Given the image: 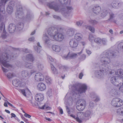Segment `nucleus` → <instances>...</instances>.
Wrapping results in <instances>:
<instances>
[{"mask_svg": "<svg viewBox=\"0 0 123 123\" xmlns=\"http://www.w3.org/2000/svg\"><path fill=\"white\" fill-rule=\"evenodd\" d=\"M71 87L72 90L71 92L70 93H68L65 96V99H68V103L67 102V100H65V103L67 105L69 103H72L74 100L76 99L77 98L80 96V94L85 92L87 89V86L86 84H83L80 85L77 84L71 86H69V88L70 89Z\"/></svg>", "mask_w": 123, "mask_h": 123, "instance_id": "f257e3e1", "label": "nucleus"}, {"mask_svg": "<svg viewBox=\"0 0 123 123\" xmlns=\"http://www.w3.org/2000/svg\"><path fill=\"white\" fill-rule=\"evenodd\" d=\"M110 67L107 66H105L104 65H102L100 67L99 70L95 71L94 74L95 76L99 78H104L105 75L109 73L111 74L112 71H111Z\"/></svg>", "mask_w": 123, "mask_h": 123, "instance_id": "f03ea898", "label": "nucleus"}, {"mask_svg": "<svg viewBox=\"0 0 123 123\" xmlns=\"http://www.w3.org/2000/svg\"><path fill=\"white\" fill-rule=\"evenodd\" d=\"M17 12L15 15L17 18H19L22 20L29 21L32 18L33 15L29 12H28L27 15L24 17V13L22 11V7L21 6H17Z\"/></svg>", "mask_w": 123, "mask_h": 123, "instance_id": "7ed1b4c3", "label": "nucleus"}, {"mask_svg": "<svg viewBox=\"0 0 123 123\" xmlns=\"http://www.w3.org/2000/svg\"><path fill=\"white\" fill-rule=\"evenodd\" d=\"M58 31L57 28L54 27H51L48 28V33L50 36L51 38L50 39L49 37L46 34L43 35V39L45 44H49L50 39L52 40V39L53 37V36L54 34L57 33Z\"/></svg>", "mask_w": 123, "mask_h": 123, "instance_id": "20e7f679", "label": "nucleus"}, {"mask_svg": "<svg viewBox=\"0 0 123 123\" xmlns=\"http://www.w3.org/2000/svg\"><path fill=\"white\" fill-rule=\"evenodd\" d=\"M118 52L117 51L115 52L112 53L111 51H108L104 53V56L101 59V62L104 64H108L110 62V58L115 57L118 54Z\"/></svg>", "mask_w": 123, "mask_h": 123, "instance_id": "39448f33", "label": "nucleus"}, {"mask_svg": "<svg viewBox=\"0 0 123 123\" xmlns=\"http://www.w3.org/2000/svg\"><path fill=\"white\" fill-rule=\"evenodd\" d=\"M49 7L53 9L57 12H61L62 13H68V11L72 10H73L72 7L70 6H67V9L65 8L61 9L60 6L57 5L56 3L53 2L49 3L47 4Z\"/></svg>", "mask_w": 123, "mask_h": 123, "instance_id": "423d86ee", "label": "nucleus"}, {"mask_svg": "<svg viewBox=\"0 0 123 123\" xmlns=\"http://www.w3.org/2000/svg\"><path fill=\"white\" fill-rule=\"evenodd\" d=\"M10 58L9 57V55L5 54L4 55H3L2 57H0V63L4 67H11L8 62L10 60Z\"/></svg>", "mask_w": 123, "mask_h": 123, "instance_id": "0eeeda50", "label": "nucleus"}, {"mask_svg": "<svg viewBox=\"0 0 123 123\" xmlns=\"http://www.w3.org/2000/svg\"><path fill=\"white\" fill-rule=\"evenodd\" d=\"M111 105L115 107H120L123 104V101L120 98H113L111 102Z\"/></svg>", "mask_w": 123, "mask_h": 123, "instance_id": "6e6552de", "label": "nucleus"}, {"mask_svg": "<svg viewBox=\"0 0 123 123\" xmlns=\"http://www.w3.org/2000/svg\"><path fill=\"white\" fill-rule=\"evenodd\" d=\"M110 80L111 83L114 85L116 86H118L119 85L120 83V81H123V79L122 78H120L118 76H114L111 77V78Z\"/></svg>", "mask_w": 123, "mask_h": 123, "instance_id": "1a4fd4ad", "label": "nucleus"}, {"mask_svg": "<svg viewBox=\"0 0 123 123\" xmlns=\"http://www.w3.org/2000/svg\"><path fill=\"white\" fill-rule=\"evenodd\" d=\"M86 43L84 41L80 42L79 43L78 41L74 39H72L69 42V44L70 46H77L78 45L84 46L86 45Z\"/></svg>", "mask_w": 123, "mask_h": 123, "instance_id": "9d476101", "label": "nucleus"}, {"mask_svg": "<svg viewBox=\"0 0 123 123\" xmlns=\"http://www.w3.org/2000/svg\"><path fill=\"white\" fill-rule=\"evenodd\" d=\"M64 38V35L62 34L59 33L58 31L57 33L53 35L52 39H53L55 40L60 41L63 40Z\"/></svg>", "mask_w": 123, "mask_h": 123, "instance_id": "9b49d317", "label": "nucleus"}, {"mask_svg": "<svg viewBox=\"0 0 123 123\" xmlns=\"http://www.w3.org/2000/svg\"><path fill=\"white\" fill-rule=\"evenodd\" d=\"M83 115V113L80 112L78 113L77 116H76L73 115H71L70 116L73 118H75L77 121L79 123H81L82 121V120L85 119V118L82 117Z\"/></svg>", "mask_w": 123, "mask_h": 123, "instance_id": "f8f14e48", "label": "nucleus"}, {"mask_svg": "<svg viewBox=\"0 0 123 123\" xmlns=\"http://www.w3.org/2000/svg\"><path fill=\"white\" fill-rule=\"evenodd\" d=\"M36 72V71H34L32 70L31 72H29L27 70H24L22 72L21 75L24 78H29L33 73Z\"/></svg>", "mask_w": 123, "mask_h": 123, "instance_id": "ddd939ff", "label": "nucleus"}, {"mask_svg": "<svg viewBox=\"0 0 123 123\" xmlns=\"http://www.w3.org/2000/svg\"><path fill=\"white\" fill-rule=\"evenodd\" d=\"M35 79L37 81H41L44 79V77L42 74L40 73H36L34 76Z\"/></svg>", "mask_w": 123, "mask_h": 123, "instance_id": "4468645a", "label": "nucleus"}, {"mask_svg": "<svg viewBox=\"0 0 123 123\" xmlns=\"http://www.w3.org/2000/svg\"><path fill=\"white\" fill-rule=\"evenodd\" d=\"M92 11L93 13L96 15H99L101 13V9L98 6H95L92 8Z\"/></svg>", "mask_w": 123, "mask_h": 123, "instance_id": "2eb2a0df", "label": "nucleus"}, {"mask_svg": "<svg viewBox=\"0 0 123 123\" xmlns=\"http://www.w3.org/2000/svg\"><path fill=\"white\" fill-rule=\"evenodd\" d=\"M77 54L76 53L70 54L69 53L67 55H64L62 56V58L64 59H72L76 57Z\"/></svg>", "mask_w": 123, "mask_h": 123, "instance_id": "dca6fc26", "label": "nucleus"}, {"mask_svg": "<svg viewBox=\"0 0 123 123\" xmlns=\"http://www.w3.org/2000/svg\"><path fill=\"white\" fill-rule=\"evenodd\" d=\"M37 87L38 90L41 91H44L46 88L45 85L42 82L39 83L37 85Z\"/></svg>", "mask_w": 123, "mask_h": 123, "instance_id": "f3484780", "label": "nucleus"}, {"mask_svg": "<svg viewBox=\"0 0 123 123\" xmlns=\"http://www.w3.org/2000/svg\"><path fill=\"white\" fill-rule=\"evenodd\" d=\"M35 98L37 101H42L43 99V96L42 93H37L36 95Z\"/></svg>", "mask_w": 123, "mask_h": 123, "instance_id": "a211bd4d", "label": "nucleus"}, {"mask_svg": "<svg viewBox=\"0 0 123 123\" xmlns=\"http://www.w3.org/2000/svg\"><path fill=\"white\" fill-rule=\"evenodd\" d=\"M16 26L15 25L13 24H10L8 28V30L9 32L10 33H13L16 30Z\"/></svg>", "mask_w": 123, "mask_h": 123, "instance_id": "6ab92c4d", "label": "nucleus"}, {"mask_svg": "<svg viewBox=\"0 0 123 123\" xmlns=\"http://www.w3.org/2000/svg\"><path fill=\"white\" fill-rule=\"evenodd\" d=\"M26 61L32 62L34 60V57L32 54H28L26 56Z\"/></svg>", "mask_w": 123, "mask_h": 123, "instance_id": "aec40b11", "label": "nucleus"}, {"mask_svg": "<svg viewBox=\"0 0 123 123\" xmlns=\"http://www.w3.org/2000/svg\"><path fill=\"white\" fill-rule=\"evenodd\" d=\"M53 50L56 52H59L64 49V47H51Z\"/></svg>", "mask_w": 123, "mask_h": 123, "instance_id": "412c9836", "label": "nucleus"}, {"mask_svg": "<svg viewBox=\"0 0 123 123\" xmlns=\"http://www.w3.org/2000/svg\"><path fill=\"white\" fill-rule=\"evenodd\" d=\"M82 35L81 33H77L75 35L74 39L76 41L80 40L82 39Z\"/></svg>", "mask_w": 123, "mask_h": 123, "instance_id": "4be33fe9", "label": "nucleus"}, {"mask_svg": "<svg viewBox=\"0 0 123 123\" xmlns=\"http://www.w3.org/2000/svg\"><path fill=\"white\" fill-rule=\"evenodd\" d=\"M120 4L116 1H114L111 4V6L114 8H117L120 6Z\"/></svg>", "mask_w": 123, "mask_h": 123, "instance_id": "5701e85b", "label": "nucleus"}, {"mask_svg": "<svg viewBox=\"0 0 123 123\" xmlns=\"http://www.w3.org/2000/svg\"><path fill=\"white\" fill-rule=\"evenodd\" d=\"M12 84L13 86L16 87L20 86L21 85L20 82L18 80H14L12 81Z\"/></svg>", "mask_w": 123, "mask_h": 123, "instance_id": "b1692460", "label": "nucleus"}, {"mask_svg": "<svg viewBox=\"0 0 123 123\" xmlns=\"http://www.w3.org/2000/svg\"><path fill=\"white\" fill-rule=\"evenodd\" d=\"M50 67L52 72L54 74L56 75L59 74V72L53 65L51 64Z\"/></svg>", "mask_w": 123, "mask_h": 123, "instance_id": "393cba45", "label": "nucleus"}, {"mask_svg": "<svg viewBox=\"0 0 123 123\" xmlns=\"http://www.w3.org/2000/svg\"><path fill=\"white\" fill-rule=\"evenodd\" d=\"M74 33V30L73 29H68L67 32V35L69 36H72Z\"/></svg>", "mask_w": 123, "mask_h": 123, "instance_id": "a878e982", "label": "nucleus"}, {"mask_svg": "<svg viewBox=\"0 0 123 123\" xmlns=\"http://www.w3.org/2000/svg\"><path fill=\"white\" fill-rule=\"evenodd\" d=\"M11 4H9L6 8L7 12L9 14H11L13 11V8L11 6Z\"/></svg>", "mask_w": 123, "mask_h": 123, "instance_id": "bb28decb", "label": "nucleus"}, {"mask_svg": "<svg viewBox=\"0 0 123 123\" xmlns=\"http://www.w3.org/2000/svg\"><path fill=\"white\" fill-rule=\"evenodd\" d=\"M91 114V111H86L84 114L83 113V115L82 116V117L84 116V117L86 118V120H88L90 118Z\"/></svg>", "mask_w": 123, "mask_h": 123, "instance_id": "cd10ccee", "label": "nucleus"}, {"mask_svg": "<svg viewBox=\"0 0 123 123\" xmlns=\"http://www.w3.org/2000/svg\"><path fill=\"white\" fill-rule=\"evenodd\" d=\"M76 107L77 109L79 111H82L85 108V106L81 105L77 103Z\"/></svg>", "mask_w": 123, "mask_h": 123, "instance_id": "c85d7f7f", "label": "nucleus"}, {"mask_svg": "<svg viewBox=\"0 0 123 123\" xmlns=\"http://www.w3.org/2000/svg\"><path fill=\"white\" fill-rule=\"evenodd\" d=\"M37 69L39 71H41L43 69L44 66L43 64L41 63H38L37 64Z\"/></svg>", "mask_w": 123, "mask_h": 123, "instance_id": "c756f323", "label": "nucleus"}, {"mask_svg": "<svg viewBox=\"0 0 123 123\" xmlns=\"http://www.w3.org/2000/svg\"><path fill=\"white\" fill-rule=\"evenodd\" d=\"M115 74L116 75L118 76V77L120 76L123 77V70H119L115 72Z\"/></svg>", "mask_w": 123, "mask_h": 123, "instance_id": "7c9ffc66", "label": "nucleus"}, {"mask_svg": "<svg viewBox=\"0 0 123 123\" xmlns=\"http://www.w3.org/2000/svg\"><path fill=\"white\" fill-rule=\"evenodd\" d=\"M77 103L78 104L81 105H83L85 106H86V102L85 101L82 99H81L78 100L77 102Z\"/></svg>", "mask_w": 123, "mask_h": 123, "instance_id": "2f4dec72", "label": "nucleus"}, {"mask_svg": "<svg viewBox=\"0 0 123 123\" xmlns=\"http://www.w3.org/2000/svg\"><path fill=\"white\" fill-rule=\"evenodd\" d=\"M45 80L46 82L49 85L52 83V80L51 78L48 76H46Z\"/></svg>", "mask_w": 123, "mask_h": 123, "instance_id": "473e14b6", "label": "nucleus"}, {"mask_svg": "<svg viewBox=\"0 0 123 123\" xmlns=\"http://www.w3.org/2000/svg\"><path fill=\"white\" fill-rule=\"evenodd\" d=\"M118 115L123 116V107H122L118 109L117 111Z\"/></svg>", "mask_w": 123, "mask_h": 123, "instance_id": "72a5a7b5", "label": "nucleus"}, {"mask_svg": "<svg viewBox=\"0 0 123 123\" xmlns=\"http://www.w3.org/2000/svg\"><path fill=\"white\" fill-rule=\"evenodd\" d=\"M85 27L86 29H88L92 33L94 32L95 29L94 27L90 25H86Z\"/></svg>", "mask_w": 123, "mask_h": 123, "instance_id": "f704fd0d", "label": "nucleus"}, {"mask_svg": "<svg viewBox=\"0 0 123 123\" xmlns=\"http://www.w3.org/2000/svg\"><path fill=\"white\" fill-rule=\"evenodd\" d=\"M28 62H26L25 63V66L26 68H32L33 67L32 64L31 62H30V63H28Z\"/></svg>", "mask_w": 123, "mask_h": 123, "instance_id": "c9c22d12", "label": "nucleus"}, {"mask_svg": "<svg viewBox=\"0 0 123 123\" xmlns=\"http://www.w3.org/2000/svg\"><path fill=\"white\" fill-rule=\"evenodd\" d=\"M23 24L22 23H18L17 26V27L18 30L20 31L23 28Z\"/></svg>", "mask_w": 123, "mask_h": 123, "instance_id": "e433bc0d", "label": "nucleus"}, {"mask_svg": "<svg viewBox=\"0 0 123 123\" xmlns=\"http://www.w3.org/2000/svg\"><path fill=\"white\" fill-rule=\"evenodd\" d=\"M88 22L90 24L93 25L97 24L98 23V22L97 21L91 19L89 20Z\"/></svg>", "mask_w": 123, "mask_h": 123, "instance_id": "4c0bfd02", "label": "nucleus"}, {"mask_svg": "<svg viewBox=\"0 0 123 123\" xmlns=\"http://www.w3.org/2000/svg\"><path fill=\"white\" fill-rule=\"evenodd\" d=\"M100 15L102 17H105L107 14V11L105 10H103L102 12L101 13Z\"/></svg>", "mask_w": 123, "mask_h": 123, "instance_id": "58836bf2", "label": "nucleus"}, {"mask_svg": "<svg viewBox=\"0 0 123 123\" xmlns=\"http://www.w3.org/2000/svg\"><path fill=\"white\" fill-rule=\"evenodd\" d=\"M101 38H97L94 39V41L97 44H100L101 42Z\"/></svg>", "mask_w": 123, "mask_h": 123, "instance_id": "ea45409f", "label": "nucleus"}, {"mask_svg": "<svg viewBox=\"0 0 123 123\" xmlns=\"http://www.w3.org/2000/svg\"><path fill=\"white\" fill-rule=\"evenodd\" d=\"M59 68L62 71H65L67 68V67L64 66L60 65L59 66Z\"/></svg>", "mask_w": 123, "mask_h": 123, "instance_id": "a19ab883", "label": "nucleus"}, {"mask_svg": "<svg viewBox=\"0 0 123 123\" xmlns=\"http://www.w3.org/2000/svg\"><path fill=\"white\" fill-rule=\"evenodd\" d=\"M59 2L62 4L66 5L68 2V0H59Z\"/></svg>", "mask_w": 123, "mask_h": 123, "instance_id": "79ce46f5", "label": "nucleus"}, {"mask_svg": "<svg viewBox=\"0 0 123 123\" xmlns=\"http://www.w3.org/2000/svg\"><path fill=\"white\" fill-rule=\"evenodd\" d=\"M94 37L93 35L91 34H90L89 36V39L90 41H92L94 39Z\"/></svg>", "mask_w": 123, "mask_h": 123, "instance_id": "37998d69", "label": "nucleus"}, {"mask_svg": "<svg viewBox=\"0 0 123 123\" xmlns=\"http://www.w3.org/2000/svg\"><path fill=\"white\" fill-rule=\"evenodd\" d=\"M110 18L109 19V20L115 17V15L112 12H110L109 13Z\"/></svg>", "mask_w": 123, "mask_h": 123, "instance_id": "c03bdc74", "label": "nucleus"}, {"mask_svg": "<svg viewBox=\"0 0 123 123\" xmlns=\"http://www.w3.org/2000/svg\"><path fill=\"white\" fill-rule=\"evenodd\" d=\"M84 23V21H79L76 22V25L79 26H81Z\"/></svg>", "mask_w": 123, "mask_h": 123, "instance_id": "a18cd8bd", "label": "nucleus"}, {"mask_svg": "<svg viewBox=\"0 0 123 123\" xmlns=\"http://www.w3.org/2000/svg\"><path fill=\"white\" fill-rule=\"evenodd\" d=\"M5 28V25L4 23L3 22H2L1 24L0 25V30L1 31H2L3 29Z\"/></svg>", "mask_w": 123, "mask_h": 123, "instance_id": "49530a36", "label": "nucleus"}, {"mask_svg": "<svg viewBox=\"0 0 123 123\" xmlns=\"http://www.w3.org/2000/svg\"><path fill=\"white\" fill-rule=\"evenodd\" d=\"M41 47H35L34 49L37 53H39L40 52V48Z\"/></svg>", "mask_w": 123, "mask_h": 123, "instance_id": "de8ad7c7", "label": "nucleus"}, {"mask_svg": "<svg viewBox=\"0 0 123 123\" xmlns=\"http://www.w3.org/2000/svg\"><path fill=\"white\" fill-rule=\"evenodd\" d=\"M107 42V40L106 38H103L101 39V42L104 45L106 44Z\"/></svg>", "mask_w": 123, "mask_h": 123, "instance_id": "09e8293b", "label": "nucleus"}, {"mask_svg": "<svg viewBox=\"0 0 123 123\" xmlns=\"http://www.w3.org/2000/svg\"><path fill=\"white\" fill-rule=\"evenodd\" d=\"M7 77L9 79L12 78L13 77V74L10 73H8L7 75Z\"/></svg>", "mask_w": 123, "mask_h": 123, "instance_id": "8fccbe9b", "label": "nucleus"}, {"mask_svg": "<svg viewBox=\"0 0 123 123\" xmlns=\"http://www.w3.org/2000/svg\"><path fill=\"white\" fill-rule=\"evenodd\" d=\"M115 45L117 46H123V42H117Z\"/></svg>", "mask_w": 123, "mask_h": 123, "instance_id": "3c124183", "label": "nucleus"}, {"mask_svg": "<svg viewBox=\"0 0 123 123\" xmlns=\"http://www.w3.org/2000/svg\"><path fill=\"white\" fill-rule=\"evenodd\" d=\"M121 83H120L119 85L118 86H120L119 89L120 92L123 93V85H122L121 86Z\"/></svg>", "mask_w": 123, "mask_h": 123, "instance_id": "603ef678", "label": "nucleus"}, {"mask_svg": "<svg viewBox=\"0 0 123 123\" xmlns=\"http://www.w3.org/2000/svg\"><path fill=\"white\" fill-rule=\"evenodd\" d=\"M52 92V89L51 88H49L47 92V94L48 95H49L51 94Z\"/></svg>", "mask_w": 123, "mask_h": 123, "instance_id": "864d4df0", "label": "nucleus"}, {"mask_svg": "<svg viewBox=\"0 0 123 123\" xmlns=\"http://www.w3.org/2000/svg\"><path fill=\"white\" fill-rule=\"evenodd\" d=\"M19 91L21 92L22 94L25 96H26V94H25V91L24 89H21Z\"/></svg>", "mask_w": 123, "mask_h": 123, "instance_id": "5fc2aeb1", "label": "nucleus"}, {"mask_svg": "<svg viewBox=\"0 0 123 123\" xmlns=\"http://www.w3.org/2000/svg\"><path fill=\"white\" fill-rule=\"evenodd\" d=\"M95 96L94 98H95V101L96 102H98L99 101L100 99L99 97L96 95H95Z\"/></svg>", "mask_w": 123, "mask_h": 123, "instance_id": "6e6d98bb", "label": "nucleus"}, {"mask_svg": "<svg viewBox=\"0 0 123 123\" xmlns=\"http://www.w3.org/2000/svg\"><path fill=\"white\" fill-rule=\"evenodd\" d=\"M112 92H113V93L115 95H118L119 94V93L117 92V91L115 90H113V91Z\"/></svg>", "mask_w": 123, "mask_h": 123, "instance_id": "4d7b16f0", "label": "nucleus"}, {"mask_svg": "<svg viewBox=\"0 0 123 123\" xmlns=\"http://www.w3.org/2000/svg\"><path fill=\"white\" fill-rule=\"evenodd\" d=\"M48 59L50 61L52 62H53L54 61V60L52 57L50 56H48Z\"/></svg>", "mask_w": 123, "mask_h": 123, "instance_id": "13d9d810", "label": "nucleus"}, {"mask_svg": "<svg viewBox=\"0 0 123 123\" xmlns=\"http://www.w3.org/2000/svg\"><path fill=\"white\" fill-rule=\"evenodd\" d=\"M7 36L6 34H2L1 35V37L2 39H4L6 38Z\"/></svg>", "mask_w": 123, "mask_h": 123, "instance_id": "bf43d9fd", "label": "nucleus"}, {"mask_svg": "<svg viewBox=\"0 0 123 123\" xmlns=\"http://www.w3.org/2000/svg\"><path fill=\"white\" fill-rule=\"evenodd\" d=\"M23 51L26 53H30L31 52V51L27 49H24Z\"/></svg>", "mask_w": 123, "mask_h": 123, "instance_id": "052dcab7", "label": "nucleus"}, {"mask_svg": "<svg viewBox=\"0 0 123 123\" xmlns=\"http://www.w3.org/2000/svg\"><path fill=\"white\" fill-rule=\"evenodd\" d=\"M24 115L25 117L27 118H30L31 117L30 115L26 113Z\"/></svg>", "mask_w": 123, "mask_h": 123, "instance_id": "680f3d73", "label": "nucleus"}, {"mask_svg": "<svg viewBox=\"0 0 123 123\" xmlns=\"http://www.w3.org/2000/svg\"><path fill=\"white\" fill-rule=\"evenodd\" d=\"M2 68L4 72L6 73L7 72L8 70L4 68L3 66L2 67Z\"/></svg>", "mask_w": 123, "mask_h": 123, "instance_id": "e2e57ef3", "label": "nucleus"}, {"mask_svg": "<svg viewBox=\"0 0 123 123\" xmlns=\"http://www.w3.org/2000/svg\"><path fill=\"white\" fill-rule=\"evenodd\" d=\"M35 38L34 37H32L30 38H29V41H34Z\"/></svg>", "mask_w": 123, "mask_h": 123, "instance_id": "0e129e2a", "label": "nucleus"}, {"mask_svg": "<svg viewBox=\"0 0 123 123\" xmlns=\"http://www.w3.org/2000/svg\"><path fill=\"white\" fill-rule=\"evenodd\" d=\"M94 106V104L93 102H91L89 104V107L91 108L93 107Z\"/></svg>", "mask_w": 123, "mask_h": 123, "instance_id": "69168bd1", "label": "nucleus"}, {"mask_svg": "<svg viewBox=\"0 0 123 123\" xmlns=\"http://www.w3.org/2000/svg\"><path fill=\"white\" fill-rule=\"evenodd\" d=\"M58 109L59 110L60 112V113L61 114H62L63 113V112L62 109L60 107H58Z\"/></svg>", "mask_w": 123, "mask_h": 123, "instance_id": "338daca9", "label": "nucleus"}, {"mask_svg": "<svg viewBox=\"0 0 123 123\" xmlns=\"http://www.w3.org/2000/svg\"><path fill=\"white\" fill-rule=\"evenodd\" d=\"M83 74L82 73H81L79 74V78L80 79H81L82 78V77L83 76Z\"/></svg>", "mask_w": 123, "mask_h": 123, "instance_id": "774afa93", "label": "nucleus"}]
</instances>
